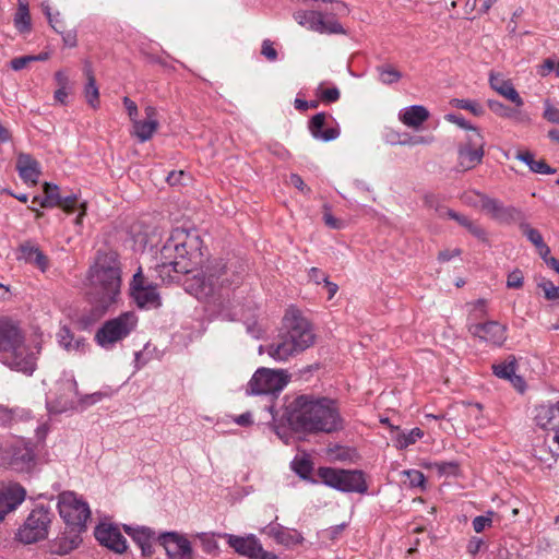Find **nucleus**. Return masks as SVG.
Listing matches in <instances>:
<instances>
[{
	"instance_id": "nucleus-1",
	"label": "nucleus",
	"mask_w": 559,
	"mask_h": 559,
	"mask_svg": "<svg viewBox=\"0 0 559 559\" xmlns=\"http://www.w3.org/2000/svg\"><path fill=\"white\" fill-rule=\"evenodd\" d=\"M294 429L309 433H333L344 429L345 420L337 401L311 394L297 396L288 406Z\"/></svg>"
},
{
	"instance_id": "nucleus-2",
	"label": "nucleus",
	"mask_w": 559,
	"mask_h": 559,
	"mask_svg": "<svg viewBox=\"0 0 559 559\" xmlns=\"http://www.w3.org/2000/svg\"><path fill=\"white\" fill-rule=\"evenodd\" d=\"M88 300L97 317L103 316L117 302L121 286V270L118 253L98 251L94 264L88 270Z\"/></svg>"
},
{
	"instance_id": "nucleus-3",
	"label": "nucleus",
	"mask_w": 559,
	"mask_h": 559,
	"mask_svg": "<svg viewBox=\"0 0 559 559\" xmlns=\"http://www.w3.org/2000/svg\"><path fill=\"white\" fill-rule=\"evenodd\" d=\"M286 330L277 343L267 346V354L278 361H285L314 344L316 335L311 323L297 309H288L283 319Z\"/></svg>"
},
{
	"instance_id": "nucleus-4",
	"label": "nucleus",
	"mask_w": 559,
	"mask_h": 559,
	"mask_svg": "<svg viewBox=\"0 0 559 559\" xmlns=\"http://www.w3.org/2000/svg\"><path fill=\"white\" fill-rule=\"evenodd\" d=\"M0 360L11 369L32 374L36 356L25 345L24 333L11 318H0Z\"/></svg>"
},
{
	"instance_id": "nucleus-5",
	"label": "nucleus",
	"mask_w": 559,
	"mask_h": 559,
	"mask_svg": "<svg viewBox=\"0 0 559 559\" xmlns=\"http://www.w3.org/2000/svg\"><path fill=\"white\" fill-rule=\"evenodd\" d=\"M239 275L231 271V265H227L223 260H215L203 273L201 282V290L204 296H211L210 305L217 307L218 314L226 320H234L237 316L228 309L230 304L229 299H225L222 294L216 297V290L223 288L225 285L238 283Z\"/></svg>"
},
{
	"instance_id": "nucleus-6",
	"label": "nucleus",
	"mask_w": 559,
	"mask_h": 559,
	"mask_svg": "<svg viewBox=\"0 0 559 559\" xmlns=\"http://www.w3.org/2000/svg\"><path fill=\"white\" fill-rule=\"evenodd\" d=\"M317 475L322 484L342 492L364 495L368 491L366 475L360 469H343L335 467H319Z\"/></svg>"
},
{
	"instance_id": "nucleus-7",
	"label": "nucleus",
	"mask_w": 559,
	"mask_h": 559,
	"mask_svg": "<svg viewBox=\"0 0 559 559\" xmlns=\"http://www.w3.org/2000/svg\"><path fill=\"white\" fill-rule=\"evenodd\" d=\"M138 317L132 311H127L117 318L106 321L96 332L95 341L103 348L109 349L116 343L124 340L135 329Z\"/></svg>"
},
{
	"instance_id": "nucleus-8",
	"label": "nucleus",
	"mask_w": 559,
	"mask_h": 559,
	"mask_svg": "<svg viewBox=\"0 0 559 559\" xmlns=\"http://www.w3.org/2000/svg\"><path fill=\"white\" fill-rule=\"evenodd\" d=\"M58 509L60 516L72 527L83 528L91 516V510L84 500L72 491L59 496Z\"/></svg>"
},
{
	"instance_id": "nucleus-9",
	"label": "nucleus",
	"mask_w": 559,
	"mask_h": 559,
	"mask_svg": "<svg viewBox=\"0 0 559 559\" xmlns=\"http://www.w3.org/2000/svg\"><path fill=\"white\" fill-rule=\"evenodd\" d=\"M288 383V376L282 370L259 368L247 385L250 395H267L281 392Z\"/></svg>"
},
{
	"instance_id": "nucleus-10",
	"label": "nucleus",
	"mask_w": 559,
	"mask_h": 559,
	"mask_svg": "<svg viewBox=\"0 0 559 559\" xmlns=\"http://www.w3.org/2000/svg\"><path fill=\"white\" fill-rule=\"evenodd\" d=\"M51 522V514L44 508L34 509L19 528L17 538L24 544H32L45 539L48 535V527Z\"/></svg>"
},
{
	"instance_id": "nucleus-11",
	"label": "nucleus",
	"mask_w": 559,
	"mask_h": 559,
	"mask_svg": "<svg viewBox=\"0 0 559 559\" xmlns=\"http://www.w3.org/2000/svg\"><path fill=\"white\" fill-rule=\"evenodd\" d=\"M78 383L74 379H62L57 382L55 391L47 396V407L51 413H63L73 409L76 404Z\"/></svg>"
},
{
	"instance_id": "nucleus-12",
	"label": "nucleus",
	"mask_w": 559,
	"mask_h": 559,
	"mask_svg": "<svg viewBox=\"0 0 559 559\" xmlns=\"http://www.w3.org/2000/svg\"><path fill=\"white\" fill-rule=\"evenodd\" d=\"M485 141L477 129L466 135V142L459 146V167L469 170L479 165L484 157Z\"/></svg>"
},
{
	"instance_id": "nucleus-13",
	"label": "nucleus",
	"mask_w": 559,
	"mask_h": 559,
	"mask_svg": "<svg viewBox=\"0 0 559 559\" xmlns=\"http://www.w3.org/2000/svg\"><path fill=\"white\" fill-rule=\"evenodd\" d=\"M228 545L239 555L249 559H277L274 552L263 549L259 539L254 535L236 536L226 535Z\"/></svg>"
},
{
	"instance_id": "nucleus-14",
	"label": "nucleus",
	"mask_w": 559,
	"mask_h": 559,
	"mask_svg": "<svg viewBox=\"0 0 559 559\" xmlns=\"http://www.w3.org/2000/svg\"><path fill=\"white\" fill-rule=\"evenodd\" d=\"M130 292L140 308H157L160 305L156 287L146 283L141 267L133 275Z\"/></svg>"
},
{
	"instance_id": "nucleus-15",
	"label": "nucleus",
	"mask_w": 559,
	"mask_h": 559,
	"mask_svg": "<svg viewBox=\"0 0 559 559\" xmlns=\"http://www.w3.org/2000/svg\"><path fill=\"white\" fill-rule=\"evenodd\" d=\"M169 559H193V550L188 538L177 532H166L157 536Z\"/></svg>"
},
{
	"instance_id": "nucleus-16",
	"label": "nucleus",
	"mask_w": 559,
	"mask_h": 559,
	"mask_svg": "<svg viewBox=\"0 0 559 559\" xmlns=\"http://www.w3.org/2000/svg\"><path fill=\"white\" fill-rule=\"evenodd\" d=\"M480 203V209L492 219L499 223L509 224L520 218L521 212L514 206H507L498 199L490 198L484 193H475Z\"/></svg>"
},
{
	"instance_id": "nucleus-17",
	"label": "nucleus",
	"mask_w": 559,
	"mask_h": 559,
	"mask_svg": "<svg viewBox=\"0 0 559 559\" xmlns=\"http://www.w3.org/2000/svg\"><path fill=\"white\" fill-rule=\"evenodd\" d=\"M94 535L100 545L117 554H123L128 548L127 539L116 525L102 523L95 528Z\"/></svg>"
},
{
	"instance_id": "nucleus-18",
	"label": "nucleus",
	"mask_w": 559,
	"mask_h": 559,
	"mask_svg": "<svg viewBox=\"0 0 559 559\" xmlns=\"http://www.w3.org/2000/svg\"><path fill=\"white\" fill-rule=\"evenodd\" d=\"M468 331L473 336L492 345L500 346L507 340L506 325H502L497 321L471 324L468 326Z\"/></svg>"
},
{
	"instance_id": "nucleus-19",
	"label": "nucleus",
	"mask_w": 559,
	"mask_h": 559,
	"mask_svg": "<svg viewBox=\"0 0 559 559\" xmlns=\"http://www.w3.org/2000/svg\"><path fill=\"white\" fill-rule=\"evenodd\" d=\"M25 496V489L17 484L10 485L0 490V522L9 512L15 510L24 501Z\"/></svg>"
},
{
	"instance_id": "nucleus-20",
	"label": "nucleus",
	"mask_w": 559,
	"mask_h": 559,
	"mask_svg": "<svg viewBox=\"0 0 559 559\" xmlns=\"http://www.w3.org/2000/svg\"><path fill=\"white\" fill-rule=\"evenodd\" d=\"M173 234L164 243L159 252L160 266L163 269L171 267L176 273H190V263L185 260H176V250L178 245H174Z\"/></svg>"
},
{
	"instance_id": "nucleus-21",
	"label": "nucleus",
	"mask_w": 559,
	"mask_h": 559,
	"mask_svg": "<svg viewBox=\"0 0 559 559\" xmlns=\"http://www.w3.org/2000/svg\"><path fill=\"white\" fill-rule=\"evenodd\" d=\"M34 460L33 449L28 442L16 440L10 447V464L13 468L24 471L29 468Z\"/></svg>"
},
{
	"instance_id": "nucleus-22",
	"label": "nucleus",
	"mask_w": 559,
	"mask_h": 559,
	"mask_svg": "<svg viewBox=\"0 0 559 559\" xmlns=\"http://www.w3.org/2000/svg\"><path fill=\"white\" fill-rule=\"evenodd\" d=\"M536 425L543 429L559 430V402L536 407Z\"/></svg>"
},
{
	"instance_id": "nucleus-23",
	"label": "nucleus",
	"mask_w": 559,
	"mask_h": 559,
	"mask_svg": "<svg viewBox=\"0 0 559 559\" xmlns=\"http://www.w3.org/2000/svg\"><path fill=\"white\" fill-rule=\"evenodd\" d=\"M17 260L33 264L43 272L48 269V258L41 252L39 247L32 241H25L20 245Z\"/></svg>"
},
{
	"instance_id": "nucleus-24",
	"label": "nucleus",
	"mask_w": 559,
	"mask_h": 559,
	"mask_svg": "<svg viewBox=\"0 0 559 559\" xmlns=\"http://www.w3.org/2000/svg\"><path fill=\"white\" fill-rule=\"evenodd\" d=\"M124 532L131 536V538L139 545L141 548L143 556H152L153 554V542L157 537L155 536V533L150 528L145 526L141 527H131L128 525L123 526Z\"/></svg>"
},
{
	"instance_id": "nucleus-25",
	"label": "nucleus",
	"mask_w": 559,
	"mask_h": 559,
	"mask_svg": "<svg viewBox=\"0 0 559 559\" xmlns=\"http://www.w3.org/2000/svg\"><path fill=\"white\" fill-rule=\"evenodd\" d=\"M430 117L429 110L421 105H412L399 112L400 121L408 128L419 129Z\"/></svg>"
},
{
	"instance_id": "nucleus-26",
	"label": "nucleus",
	"mask_w": 559,
	"mask_h": 559,
	"mask_svg": "<svg viewBox=\"0 0 559 559\" xmlns=\"http://www.w3.org/2000/svg\"><path fill=\"white\" fill-rule=\"evenodd\" d=\"M16 169L26 183L36 185L40 176L39 163L29 154L21 153L16 159Z\"/></svg>"
},
{
	"instance_id": "nucleus-27",
	"label": "nucleus",
	"mask_w": 559,
	"mask_h": 559,
	"mask_svg": "<svg viewBox=\"0 0 559 559\" xmlns=\"http://www.w3.org/2000/svg\"><path fill=\"white\" fill-rule=\"evenodd\" d=\"M265 532L269 536L274 538L276 543L286 547L301 544L304 540L302 535L298 531L290 530L278 524L267 526Z\"/></svg>"
},
{
	"instance_id": "nucleus-28",
	"label": "nucleus",
	"mask_w": 559,
	"mask_h": 559,
	"mask_svg": "<svg viewBox=\"0 0 559 559\" xmlns=\"http://www.w3.org/2000/svg\"><path fill=\"white\" fill-rule=\"evenodd\" d=\"M179 237L183 239L186 250H188V260L191 262V267L202 262V240L193 233L187 230H179Z\"/></svg>"
},
{
	"instance_id": "nucleus-29",
	"label": "nucleus",
	"mask_w": 559,
	"mask_h": 559,
	"mask_svg": "<svg viewBox=\"0 0 559 559\" xmlns=\"http://www.w3.org/2000/svg\"><path fill=\"white\" fill-rule=\"evenodd\" d=\"M325 119L326 115L324 112L314 115L309 122V130L313 138L328 142L335 140L340 135V130L337 128H326L323 130Z\"/></svg>"
},
{
	"instance_id": "nucleus-30",
	"label": "nucleus",
	"mask_w": 559,
	"mask_h": 559,
	"mask_svg": "<svg viewBox=\"0 0 559 559\" xmlns=\"http://www.w3.org/2000/svg\"><path fill=\"white\" fill-rule=\"evenodd\" d=\"M490 86L500 95L514 103L516 106L523 105V99L510 81L504 80L500 74H490Z\"/></svg>"
},
{
	"instance_id": "nucleus-31",
	"label": "nucleus",
	"mask_w": 559,
	"mask_h": 559,
	"mask_svg": "<svg viewBox=\"0 0 559 559\" xmlns=\"http://www.w3.org/2000/svg\"><path fill=\"white\" fill-rule=\"evenodd\" d=\"M515 158L526 164L533 173L542 175L555 174L556 170L551 168L544 159L536 160L534 154L530 151H519Z\"/></svg>"
},
{
	"instance_id": "nucleus-32",
	"label": "nucleus",
	"mask_w": 559,
	"mask_h": 559,
	"mask_svg": "<svg viewBox=\"0 0 559 559\" xmlns=\"http://www.w3.org/2000/svg\"><path fill=\"white\" fill-rule=\"evenodd\" d=\"M45 197H34L33 203H38L41 207H55L61 204V195L57 185L45 182L43 186Z\"/></svg>"
},
{
	"instance_id": "nucleus-33",
	"label": "nucleus",
	"mask_w": 559,
	"mask_h": 559,
	"mask_svg": "<svg viewBox=\"0 0 559 559\" xmlns=\"http://www.w3.org/2000/svg\"><path fill=\"white\" fill-rule=\"evenodd\" d=\"M59 344L68 352H83L86 347L84 338H74L69 328L62 326L58 332Z\"/></svg>"
},
{
	"instance_id": "nucleus-34",
	"label": "nucleus",
	"mask_w": 559,
	"mask_h": 559,
	"mask_svg": "<svg viewBox=\"0 0 559 559\" xmlns=\"http://www.w3.org/2000/svg\"><path fill=\"white\" fill-rule=\"evenodd\" d=\"M523 235L536 247L538 254L546 258L550 253L549 247L544 242L542 234L527 224L521 225Z\"/></svg>"
},
{
	"instance_id": "nucleus-35",
	"label": "nucleus",
	"mask_w": 559,
	"mask_h": 559,
	"mask_svg": "<svg viewBox=\"0 0 559 559\" xmlns=\"http://www.w3.org/2000/svg\"><path fill=\"white\" fill-rule=\"evenodd\" d=\"M158 128L157 120H134L133 121V134L140 140V142L148 141Z\"/></svg>"
},
{
	"instance_id": "nucleus-36",
	"label": "nucleus",
	"mask_w": 559,
	"mask_h": 559,
	"mask_svg": "<svg viewBox=\"0 0 559 559\" xmlns=\"http://www.w3.org/2000/svg\"><path fill=\"white\" fill-rule=\"evenodd\" d=\"M317 23L319 24L314 28V32L326 33V34H343V26L333 17L325 19L322 13L319 12Z\"/></svg>"
},
{
	"instance_id": "nucleus-37",
	"label": "nucleus",
	"mask_w": 559,
	"mask_h": 559,
	"mask_svg": "<svg viewBox=\"0 0 559 559\" xmlns=\"http://www.w3.org/2000/svg\"><path fill=\"white\" fill-rule=\"evenodd\" d=\"M14 24L20 32H26L31 27L28 5L22 0H19V9L14 16Z\"/></svg>"
},
{
	"instance_id": "nucleus-38",
	"label": "nucleus",
	"mask_w": 559,
	"mask_h": 559,
	"mask_svg": "<svg viewBox=\"0 0 559 559\" xmlns=\"http://www.w3.org/2000/svg\"><path fill=\"white\" fill-rule=\"evenodd\" d=\"M377 71L380 82L385 85L397 83L402 78V73L391 64L379 66Z\"/></svg>"
},
{
	"instance_id": "nucleus-39",
	"label": "nucleus",
	"mask_w": 559,
	"mask_h": 559,
	"mask_svg": "<svg viewBox=\"0 0 559 559\" xmlns=\"http://www.w3.org/2000/svg\"><path fill=\"white\" fill-rule=\"evenodd\" d=\"M493 373L501 378L510 380L514 376L516 370V359L514 356H510L506 361L492 366Z\"/></svg>"
},
{
	"instance_id": "nucleus-40",
	"label": "nucleus",
	"mask_w": 559,
	"mask_h": 559,
	"mask_svg": "<svg viewBox=\"0 0 559 559\" xmlns=\"http://www.w3.org/2000/svg\"><path fill=\"white\" fill-rule=\"evenodd\" d=\"M318 14L319 12L317 11H297L294 13V19L299 25L314 31V28H318L317 26L319 25L317 23Z\"/></svg>"
},
{
	"instance_id": "nucleus-41",
	"label": "nucleus",
	"mask_w": 559,
	"mask_h": 559,
	"mask_svg": "<svg viewBox=\"0 0 559 559\" xmlns=\"http://www.w3.org/2000/svg\"><path fill=\"white\" fill-rule=\"evenodd\" d=\"M450 104L456 108L468 110L474 116H477V117H479L484 114L483 106L479 103L472 100V99L453 98Z\"/></svg>"
},
{
	"instance_id": "nucleus-42",
	"label": "nucleus",
	"mask_w": 559,
	"mask_h": 559,
	"mask_svg": "<svg viewBox=\"0 0 559 559\" xmlns=\"http://www.w3.org/2000/svg\"><path fill=\"white\" fill-rule=\"evenodd\" d=\"M316 95L324 103H335L340 99L341 93L336 86L324 87V83H320L316 90Z\"/></svg>"
},
{
	"instance_id": "nucleus-43",
	"label": "nucleus",
	"mask_w": 559,
	"mask_h": 559,
	"mask_svg": "<svg viewBox=\"0 0 559 559\" xmlns=\"http://www.w3.org/2000/svg\"><path fill=\"white\" fill-rule=\"evenodd\" d=\"M84 95L87 100V103L93 107L97 108L99 106V91L96 85V80L91 79L86 82L85 88H84Z\"/></svg>"
},
{
	"instance_id": "nucleus-44",
	"label": "nucleus",
	"mask_w": 559,
	"mask_h": 559,
	"mask_svg": "<svg viewBox=\"0 0 559 559\" xmlns=\"http://www.w3.org/2000/svg\"><path fill=\"white\" fill-rule=\"evenodd\" d=\"M424 436V432L419 428L412 429L408 433H402L397 438V447L400 449H406L411 444H414L418 439Z\"/></svg>"
},
{
	"instance_id": "nucleus-45",
	"label": "nucleus",
	"mask_w": 559,
	"mask_h": 559,
	"mask_svg": "<svg viewBox=\"0 0 559 559\" xmlns=\"http://www.w3.org/2000/svg\"><path fill=\"white\" fill-rule=\"evenodd\" d=\"M433 135H409L399 142L400 145L415 146V145H429L433 143Z\"/></svg>"
},
{
	"instance_id": "nucleus-46",
	"label": "nucleus",
	"mask_w": 559,
	"mask_h": 559,
	"mask_svg": "<svg viewBox=\"0 0 559 559\" xmlns=\"http://www.w3.org/2000/svg\"><path fill=\"white\" fill-rule=\"evenodd\" d=\"M179 230L180 229H176L173 231V237L175 240L174 245H178L177 250H176V260H185L191 264V262L188 260V250H186V248H185L183 239L179 237ZM191 271H192V267L190 266V272Z\"/></svg>"
},
{
	"instance_id": "nucleus-47",
	"label": "nucleus",
	"mask_w": 559,
	"mask_h": 559,
	"mask_svg": "<svg viewBox=\"0 0 559 559\" xmlns=\"http://www.w3.org/2000/svg\"><path fill=\"white\" fill-rule=\"evenodd\" d=\"M538 286L543 289L547 300L559 299V286H555L552 282L545 280Z\"/></svg>"
},
{
	"instance_id": "nucleus-48",
	"label": "nucleus",
	"mask_w": 559,
	"mask_h": 559,
	"mask_svg": "<svg viewBox=\"0 0 559 559\" xmlns=\"http://www.w3.org/2000/svg\"><path fill=\"white\" fill-rule=\"evenodd\" d=\"M294 471L302 478H306L312 471L310 461L306 459L295 460L293 462Z\"/></svg>"
},
{
	"instance_id": "nucleus-49",
	"label": "nucleus",
	"mask_w": 559,
	"mask_h": 559,
	"mask_svg": "<svg viewBox=\"0 0 559 559\" xmlns=\"http://www.w3.org/2000/svg\"><path fill=\"white\" fill-rule=\"evenodd\" d=\"M323 221L332 229H342L344 227V222L334 217L328 205H324Z\"/></svg>"
},
{
	"instance_id": "nucleus-50",
	"label": "nucleus",
	"mask_w": 559,
	"mask_h": 559,
	"mask_svg": "<svg viewBox=\"0 0 559 559\" xmlns=\"http://www.w3.org/2000/svg\"><path fill=\"white\" fill-rule=\"evenodd\" d=\"M488 106L495 114L501 117L511 118L513 116V110L498 100H488Z\"/></svg>"
},
{
	"instance_id": "nucleus-51",
	"label": "nucleus",
	"mask_w": 559,
	"mask_h": 559,
	"mask_svg": "<svg viewBox=\"0 0 559 559\" xmlns=\"http://www.w3.org/2000/svg\"><path fill=\"white\" fill-rule=\"evenodd\" d=\"M523 273L520 270H514L508 275L507 286L509 288H521L523 286Z\"/></svg>"
},
{
	"instance_id": "nucleus-52",
	"label": "nucleus",
	"mask_w": 559,
	"mask_h": 559,
	"mask_svg": "<svg viewBox=\"0 0 559 559\" xmlns=\"http://www.w3.org/2000/svg\"><path fill=\"white\" fill-rule=\"evenodd\" d=\"M78 206V198L75 194H71L68 197H61V204H58V207H61L67 213H73Z\"/></svg>"
},
{
	"instance_id": "nucleus-53",
	"label": "nucleus",
	"mask_w": 559,
	"mask_h": 559,
	"mask_svg": "<svg viewBox=\"0 0 559 559\" xmlns=\"http://www.w3.org/2000/svg\"><path fill=\"white\" fill-rule=\"evenodd\" d=\"M406 476L408 477L409 485L412 487H421L425 484V476L421 472L416 469H411L405 472Z\"/></svg>"
},
{
	"instance_id": "nucleus-54",
	"label": "nucleus",
	"mask_w": 559,
	"mask_h": 559,
	"mask_svg": "<svg viewBox=\"0 0 559 559\" xmlns=\"http://www.w3.org/2000/svg\"><path fill=\"white\" fill-rule=\"evenodd\" d=\"M444 119L449 122L457 124L459 127L467 130L468 132H472L473 129H476L475 127H472L462 116L455 114H447L444 116Z\"/></svg>"
},
{
	"instance_id": "nucleus-55",
	"label": "nucleus",
	"mask_w": 559,
	"mask_h": 559,
	"mask_svg": "<svg viewBox=\"0 0 559 559\" xmlns=\"http://www.w3.org/2000/svg\"><path fill=\"white\" fill-rule=\"evenodd\" d=\"M261 53L270 61H275L277 59V51L270 39L263 40Z\"/></svg>"
},
{
	"instance_id": "nucleus-56",
	"label": "nucleus",
	"mask_w": 559,
	"mask_h": 559,
	"mask_svg": "<svg viewBox=\"0 0 559 559\" xmlns=\"http://www.w3.org/2000/svg\"><path fill=\"white\" fill-rule=\"evenodd\" d=\"M467 231L483 242L488 241L487 231L480 225L476 224L475 222H472L468 225Z\"/></svg>"
},
{
	"instance_id": "nucleus-57",
	"label": "nucleus",
	"mask_w": 559,
	"mask_h": 559,
	"mask_svg": "<svg viewBox=\"0 0 559 559\" xmlns=\"http://www.w3.org/2000/svg\"><path fill=\"white\" fill-rule=\"evenodd\" d=\"M48 21L50 26L59 34H63V29L66 28L63 20L60 17V13L56 12L48 13Z\"/></svg>"
},
{
	"instance_id": "nucleus-58",
	"label": "nucleus",
	"mask_w": 559,
	"mask_h": 559,
	"mask_svg": "<svg viewBox=\"0 0 559 559\" xmlns=\"http://www.w3.org/2000/svg\"><path fill=\"white\" fill-rule=\"evenodd\" d=\"M491 519L489 516H476L473 520V528L476 533L483 532L487 526H490Z\"/></svg>"
},
{
	"instance_id": "nucleus-59",
	"label": "nucleus",
	"mask_w": 559,
	"mask_h": 559,
	"mask_svg": "<svg viewBox=\"0 0 559 559\" xmlns=\"http://www.w3.org/2000/svg\"><path fill=\"white\" fill-rule=\"evenodd\" d=\"M34 56H24L20 58H14L11 61V68L15 71L24 69L31 61H34Z\"/></svg>"
},
{
	"instance_id": "nucleus-60",
	"label": "nucleus",
	"mask_w": 559,
	"mask_h": 559,
	"mask_svg": "<svg viewBox=\"0 0 559 559\" xmlns=\"http://www.w3.org/2000/svg\"><path fill=\"white\" fill-rule=\"evenodd\" d=\"M122 102L131 121L133 122L134 120H136L139 114L136 104L127 96L123 97Z\"/></svg>"
},
{
	"instance_id": "nucleus-61",
	"label": "nucleus",
	"mask_w": 559,
	"mask_h": 559,
	"mask_svg": "<svg viewBox=\"0 0 559 559\" xmlns=\"http://www.w3.org/2000/svg\"><path fill=\"white\" fill-rule=\"evenodd\" d=\"M55 81L58 85V88H69L70 90V80L66 71L60 70L55 73Z\"/></svg>"
},
{
	"instance_id": "nucleus-62",
	"label": "nucleus",
	"mask_w": 559,
	"mask_h": 559,
	"mask_svg": "<svg viewBox=\"0 0 559 559\" xmlns=\"http://www.w3.org/2000/svg\"><path fill=\"white\" fill-rule=\"evenodd\" d=\"M105 396H106V394H104L102 392H95V393H92V394L81 397L79 400V402L83 405H92V404H95V403L102 401L103 397H105Z\"/></svg>"
},
{
	"instance_id": "nucleus-63",
	"label": "nucleus",
	"mask_w": 559,
	"mask_h": 559,
	"mask_svg": "<svg viewBox=\"0 0 559 559\" xmlns=\"http://www.w3.org/2000/svg\"><path fill=\"white\" fill-rule=\"evenodd\" d=\"M555 61L550 58L544 60V62L538 67V74L540 76H547L550 74L555 69Z\"/></svg>"
},
{
	"instance_id": "nucleus-64",
	"label": "nucleus",
	"mask_w": 559,
	"mask_h": 559,
	"mask_svg": "<svg viewBox=\"0 0 559 559\" xmlns=\"http://www.w3.org/2000/svg\"><path fill=\"white\" fill-rule=\"evenodd\" d=\"M544 117L552 123H559V109L552 106H547Z\"/></svg>"
}]
</instances>
